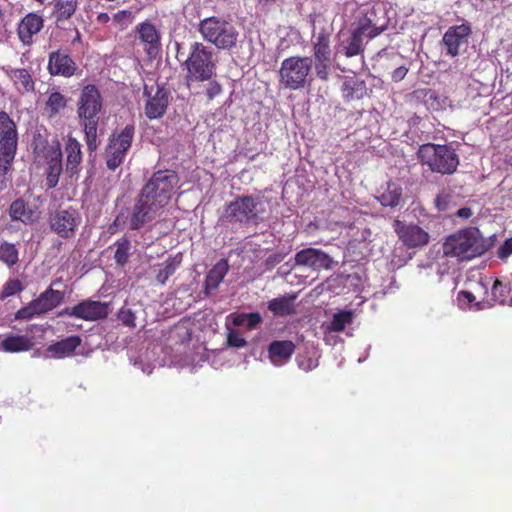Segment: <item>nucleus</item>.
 I'll return each instance as SVG.
<instances>
[{
	"mask_svg": "<svg viewBox=\"0 0 512 512\" xmlns=\"http://www.w3.org/2000/svg\"><path fill=\"white\" fill-rule=\"evenodd\" d=\"M313 60L308 56H291L281 62L280 83L290 90H300L312 81Z\"/></svg>",
	"mask_w": 512,
	"mask_h": 512,
	"instance_id": "obj_7",
	"label": "nucleus"
},
{
	"mask_svg": "<svg viewBox=\"0 0 512 512\" xmlns=\"http://www.w3.org/2000/svg\"><path fill=\"white\" fill-rule=\"evenodd\" d=\"M488 247L489 243L479 229L468 228L450 235L443 245V251L446 256L464 261L482 255Z\"/></svg>",
	"mask_w": 512,
	"mask_h": 512,
	"instance_id": "obj_2",
	"label": "nucleus"
},
{
	"mask_svg": "<svg viewBox=\"0 0 512 512\" xmlns=\"http://www.w3.org/2000/svg\"><path fill=\"white\" fill-rule=\"evenodd\" d=\"M353 320V312L342 310L333 315L329 324L326 325V330L331 332H341L346 325L350 324Z\"/></svg>",
	"mask_w": 512,
	"mask_h": 512,
	"instance_id": "obj_41",
	"label": "nucleus"
},
{
	"mask_svg": "<svg viewBox=\"0 0 512 512\" xmlns=\"http://www.w3.org/2000/svg\"><path fill=\"white\" fill-rule=\"evenodd\" d=\"M43 27V19L35 13L27 14L18 26V36L24 44H30L32 37Z\"/></svg>",
	"mask_w": 512,
	"mask_h": 512,
	"instance_id": "obj_24",
	"label": "nucleus"
},
{
	"mask_svg": "<svg viewBox=\"0 0 512 512\" xmlns=\"http://www.w3.org/2000/svg\"><path fill=\"white\" fill-rule=\"evenodd\" d=\"M229 270V265L226 259L219 260L208 272L205 279L204 293L207 296H212L216 293L220 283L223 281L225 275Z\"/></svg>",
	"mask_w": 512,
	"mask_h": 512,
	"instance_id": "obj_25",
	"label": "nucleus"
},
{
	"mask_svg": "<svg viewBox=\"0 0 512 512\" xmlns=\"http://www.w3.org/2000/svg\"><path fill=\"white\" fill-rule=\"evenodd\" d=\"M9 216L13 221L31 225L38 220V214L23 199L14 200L9 207Z\"/></svg>",
	"mask_w": 512,
	"mask_h": 512,
	"instance_id": "obj_26",
	"label": "nucleus"
},
{
	"mask_svg": "<svg viewBox=\"0 0 512 512\" xmlns=\"http://www.w3.org/2000/svg\"><path fill=\"white\" fill-rule=\"evenodd\" d=\"M314 59L318 62L331 60L330 39L325 33H319L313 45Z\"/></svg>",
	"mask_w": 512,
	"mask_h": 512,
	"instance_id": "obj_39",
	"label": "nucleus"
},
{
	"mask_svg": "<svg viewBox=\"0 0 512 512\" xmlns=\"http://www.w3.org/2000/svg\"><path fill=\"white\" fill-rule=\"evenodd\" d=\"M97 19L100 23H106L109 20V16L106 13H101L98 15Z\"/></svg>",
	"mask_w": 512,
	"mask_h": 512,
	"instance_id": "obj_58",
	"label": "nucleus"
},
{
	"mask_svg": "<svg viewBox=\"0 0 512 512\" xmlns=\"http://www.w3.org/2000/svg\"><path fill=\"white\" fill-rule=\"evenodd\" d=\"M81 223V217L74 209H61L50 214V229L62 238L74 236L77 227Z\"/></svg>",
	"mask_w": 512,
	"mask_h": 512,
	"instance_id": "obj_12",
	"label": "nucleus"
},
{
	"mask_svg": "<svg viewBox=\"0 0 512 512\" xmlns=\"http://www.w3.org/2000/svg\"><path fill=\"white\" fill-rule=\"evenodd\" d=\"M0 262L12 268L19 262V247L15 243L3 240L0 242Z\"/></svg>",
	"mask_w": 512,
	"mask_h": 512,
	"instance_id": "obj_36",
	"label": "nucleus"
},
{
	"mask_svg": "<svg viewBox=\"0 0 512 512\" xmlns=\"http://www.w3.org/2000/svg\"><path fill=\"white\" fill-rule=\"evenodd\" d=\"M48 70L51 75L71 77L75 73L76 64L68 54L54 51L49 55Z\"/></svg>",
	"mask_w": 512,
	"mask_h": 512,
	"instance_id": "obj_19",
	"label": "nucleus"
},
{
	"mask_svg": "<svg viewBox=\"0 0 512 512\" xmlns=\"http://www.w3.org/2000/svg\"><path fill=\"white\" fill-rule=\"evenodd\" d=\"M296 296L283 295L268 302V310L275 316H287L295 311Z\"/></svg>",
	"mask_w": 512,
	"mask_h": 512,
	"instance_id": "obj_34",
	"label": "nucleus"
},
{
	"mask_svg": "<svg viewBox=\"0 0 512 512\" xmlns=\"http://www.w3.org/2000/svg\"><path fill=\"white\" fill-rule=\"evenodd\" d=\"M262 321V317L259 313H241L234 317L233 324L235 326H243L247 329L256 328Z\"/></svg>",
	"mask_w": 512,
	"mask_h": 512,
	"instance_id": "obj_43",
	"label": "nucleus"
},
{
	"mask_svg": "<svg viewBox=\"0 0 512 512\" xmlns=\"http://www.w3.org/2000/svg\"><path fill=\"white\" fill-rule=\"evenodd\" d=\"M41 315L40 311H38L37 306L34 301H31L27 306L19 309L15 313L16 320H30L35 316Z\"/></svg>",
	"mask_w": 512,
	"mask_h": 512,
	"instance_id": "obj_45",
	"label": "nucleus"
},
{
	"mask_svg": "<svg viewBox=\"0 0 512 512\" xmlns=\"http://www.w3.org/2000/svg\"><path fill=\"white\" fill-rule=\"evenodd\" d=\"M162 212L163 210L155 205L153 201L144 199V195L140 193L132 208L120 212L109 230L114 232V227H121L126 224H128L130 230H139L154 221Z\"/></svg>",
	"mask_w": 512,
	"mask_h": 512,
	"instance_id": "obj_8",
	"label": "nucleus"
},
{
	"mask_svg": "<svg viewBox=\"0 0 512 512\" xmlns=\"http://www.w3.org/2000/svg\"><path fill=\"white\" fill-rule=\"evenodd\" d=\"M62 171V151L59 145H57V147L49 151L48 162L45 169V187L48 189L55 188L59 182Z\"/></svg>",
	"mask_w": 512,
	"mask_h": 512,
	"instance_id": "obj_20",
	"label": "nucleus"
},
{
	"mask_svg": "<svg viewBox=\"0 0 512 512\" xmlns=\"http://www.w3.org/2000/svg\"><path fill=\"white\" fill-rule=\"evenodd\" d=\"M266 202L259 196H242L230 202L223 214V220L250 226L264 220Z\"/></svg>",
	"mask_w": 512,
	"mask_h": 512,
	"instance_id": "obj_4",
	"label": "nucleus"
},
{
	"mask_svg": "<svg viewBox=\"0 0 512 512\" xmlns=\"http://www.w3.org/2000/svg\"><path fill=\"white\" fill-rule=\"evenodd\" d=\"M353 29L373 39L387 29V20L378 16L374 0H355Z\"/></svg>",
	"mask_w": 512,
	"mask_h": 512,
	"instance_id": "obj_10",
	"label": "nucleus"
},
{
	"mask_svg": "<svg viewBox=\"0 0 512 512\" xmlns=\"http://www.w3.org/2000/svg\"><path fill=\"white\" fill-rule=\"evenodd\" d=\"M283 260V256L279 254L270 255L267 259V262L270 264H278Z\"/></svg>",
	"mask_w": 512,
	"mask_h": 512,
	"instance_id": "obj_56",
	"label": "nucleus"
},
{
	"mask_svg": "<svg viewBox=\"0 0 512 512\" xmlns=\"http://www.w3.org/2000/svg\"><path fill=\"white\" fill-rule=\"evenodd\" d=\"M364 37H366V35L353 29L350 37L340 44L339 52L346 57H353L362 54L364 51Z\"/></svg>",
	"mask_w": 512,
	"mask_h": 512,
	"instance_id": "obj_32",
	"label": "nucleus"
},
{
	"mask_svg": "<svg viewBox=\"0 0 512 512\" xmlns=\"http://www.w3.org/2000/svg\"><path fill=\"white\" fill-rule=\"evenodd\" d=\"M63 300V293L52 288L47 289L40 296L33 300L41 314L57 307Z\"/></svg>",
	"mask_w": 512,
	"mask_h": 512,
	"instance_id": "obj_33",
	"label": "nucleus"
},
{
	"mask_svg": "<svg viewBox=\"0 0 512 512\" xmlns=\"http://www.w3.org/2000/svg\"><path fill=\"white\" fill-rule=\"evenodd\" d=\"M417 155L422 165L427 166L431 172L442 175L453 174L459 165L458 155L448 145L427 143L420 146Z\"/></svg>",
	"mask_w": 512,
	"mask_h": 512,
	"instance_id": "obj_6",
	"label": "nucleus"
},
{
	"mask_svg": "<svg viewBox=\"0 0 512 512\" xmlns=\"http://www.w3.org/2000/svg\"><path fill=\"white\" fill-rule=\"evenodd\" d=\"M34 343L27 335H7L1 342V349L8 353L25 352L32 349Z\"/></svg>",
	"mask_w": 512,
	"mask_h": 512,
	"instance_id": "obj_29",
	"label": "nucleus"
},
{
	"mask_svg": "<svg viewBox=\"0 0 512 512\" xmlns=\"http://www.w3.org/2000/svg\"><path fill=\"white\" fill-rule=\"evenodd\" d=\"M393 228L399 239L408 247L416 248L428 243L429 234L418 225L394 220Z\"/></svg>",
	"mask_w": 512,
	"mask_h": 512,
	"instance_id": "obj_16",
	"label": "nucleus"
},
{
	"mask_svg": "<svg viewBox=\"0 0 512 512\" xmlns=\"http://www.w3.org/2000/svg\"><path fill=\"white\" fill-rule=\"evenodd\" d=\"M178 183L179 178L176 172L160 170L152 175L140 193L144 195V199L153 201L155 205L163 210L171 200Z\"/></svg>",
	"mask_w": 512,
	"mask_h": 512,
	"instance_id": "obj_9",
	"label": "nucleus"
},
{
	"mask_svg": "<svg viewBox=\"0 0 512 512\" xmlns=\"http://www.w3.org/2000/svg\"><path fill=\"white\" fill-rule=\"evenodd\" d=\"M81 344L79 336H70L47 347V351L55 358L71 356Z\"/></svg>",
	"mask_w": 512,
	"mask_h": 512,
	"instance_id": "obj_31",
	"label": "nucleus"
},
{
	"mask_svg": "<svg viewBox=\"0 0 512 512\" xmlns=\"http://www.w3.org/2000/svg\"><path fill=\"white\" fill-rule=\"evenodd\" d=\"M202 38L221 50L236 47L239 32L236 27L223 17L211 16L202 19L198 24Z\"/></svg>",
	"mask_w": 512,
	"mask_h": 512,
	"instance_id": "obj_5",
	"label": "nucleus"
},
{
	"mask_svg": "<svg viewBox=\"0 0 512 512\" xmlns=\"http://www.w3.org/2000/svg\"><path fill=\"white\" fill-rule=\"evenodd\" d=\"M5 73L20 92H32L35 89L31 73L24 68H7Z\"/></svg>",
	"mask_w": 512,
	"mask_h": 512,
	"instance_id": "obj_27",
	"label": "nucleus"
},
{
	"mask_svg": "<svg viewBox=\"0 0 512 512\" xmlns=\"http://www.w3.org/2000/svg\"><path fill=\"white\" fill-rule=\"evenodd\" d=\"M452 202V194L447 190H442L435 198V205L438 211H449Z\"/></svg>",
	"mask_w": 512,
	"mask_h": 512,
	"instance_id": "obj_48",
	"label": "nucleus"
},
{
	"mask_svg": "<svg viewBox=\"0 0 512 512\" xmlns=\"http://www.w3.org/2000/svg\"><path fill=\"white\" fill-rule=\"evenodd\" d=\"M471 32L470 26L466 24L449 27L442 38L445 53L456 57L464 52L467 49Z\"/></svg>",
	"mask_w": 512,
	"mask_h": 512,
	"instance_id": "obj_13",
	"label": "nucleus"
},
{
	"mask_svg": "<svg viewBox=\"0 0 512 512\" xmlns=\"http://www.w3.org/2000/svg\"><path fill=\"white\" fill-rule=\"evenodd\" d=\"M461 294L464 296L465 299H467V301L469 303H472L476 300L475 296L473 293L471 292H468V291H462Z\"/></svg>",
	"mask_w": 512,
	"mask_h": 512,
	"instance_id": "obj_57",
	"label": "nucleus"
},
{
	"mask_svg": "<svg viewBox=\"0 0 512 512\" xmlns=\"http://www.w3.org/2000/svg\"><path fill=\"white\" fill-rule=\"evenodd\" d=\"M18 134L16 124L10 116L0 112V149L17 150Z\"/></svg>",
	"mask_w": 512,
	"mask_h": 512,
	"instance_id": "obj_21",
	"label": "nucleus"
},
{
	"mask_svg": "<svg viewBox=\"0 0 512 512\" xmlns=\"http://www.w3.org/2000/svg\"><path fill=\"white\" fill-rule=\"evenodd\" d=\"M333 264V259L320 249L306 248L295 254V265L315 271L322 269L330 270L332 269Z\"/></svg>",
	"mask_w": 512,
	"mask_h": 512,
	"instance_id": "obj_15",
	"label": "nucleus"
},
{
	"mask_svg": "<svg viewBox=\"0 0 512 512\" xmlns=\"http://www.w3.org/2000/svg\"><path fill=\"white\" fill-rule=\"evenodd\" d=\"M17 150L0 149V175H5L13 162Z\"/></svg>",
	"mask_w": 512,
	"mask_h": 512,
	"instance_id": "obj_46",
	"label": "nucleus"
},
{
	"mask_svg": "<svg viewBox=\"0 0 512 512\" xmlns=\"http://www.w3.org/2000/svg\"><path fill=\"white\" fill-rule=\"evenodd\" d=\"M145 94L148 96L145 105V115L149 119H158L162 117L167 109L169 103V94L164 88L157 87L153 96H151L145 89Z\"/></svg>",
	"mask_w": 512,
	"mask_h": 512,
	"instance_id": "obj_17",
	"label": "nucleus"
},
{
	"mask_svg": "<svg viewBox=\"0 0 512 512\" xmlns=\"http://www.w3.org/2000/svg\"><path fill=\"white\" fill-rule=\"evenodd\" d=\"M187 69L186 82L209 81L216 74L217 58L213 49L201 42H193L189 48V56L185 61Z\"/></svg>",
	"mask_w": 512,
	"mask_h": 512,
	"instance_id": "obj_3",
	"label": "nucleus"
},
{
	"mask_svg": "<svg viewBox=\"0 0 512 512\" xmlns=\"http://www.w3.org/2000/svg\"><path fill=\"white\" fill-rule=\"evenodd\" d=\"M402 196V188L395 182H388L386 189L378 196L381 205L395 207L399 204Z\"/></svg>",
	"mask_w": 512,
	"mask_h": 512,
	"instance_id": "obj_37",
	"label": "nucleus"
},
{
	"mask_svg": "<svg viewBox=\"0 0 512 512\" xmlns=\"http://www.w3.org/2000/svg\"><path fill=\"white\" fill-rule=\"evenodd\" d=\"M108 304L100 301L86 300L72 308H65L60 315H68L86 321H95L107 317Z\"/></svg>",
	"mask_w": 512,
	"mask_h": 512,
	"instance_id": "obj_14",
	"label": "nucleus"
},
{
	"mask_svg": "<svg viewBox=\"0 0 512 512\" xmlns=\"http://www.w3.org/2000/svg\"><path fill=\"white\" fill-rule=\"evenodd\" d=\"M23 290V285L18 279L8 280L2 288L1 297L6 298L15 295Z\"/></svg>",
	"mask_w": 512,
	"mask_h": 512,
	"instance_id": "obj_47",
	"label": "nucleus"
},
{
	"mask_svg": "<svg viewBox=\"0 0 512 512\" xmlns=\"http://www.w3.org/2000/svg\"><path fill=\"white\" fill-rule=\"evenodd\" d=\"M62 245H63L62 241H57L56 244H55V247H56L57 250H60Z\"/></svg>",
	"mask_w": 512,
	"mask_h": 512,
	"instance_id": "obj_60",
	"label": "nucleus"
},
{
	"mask_svg": "<svg viewBox=\"0 0 512 512\" xmlns=\"http://www.w3.org/2000/svg\"><path fill=\"white\" fill-rule=\"evenodd\" d=\"M227 343L230 347L242 348L246 346V340L237 332L230 331L227 335Z\"/></svg>",
	"mask_w": 512,
	"mask_h": 512,
	"instance_id": "obj_50",
	"label": "nucleus"
},
{
	"mask_svg": "<svg viewBox=\"0 0 512 512\" xmlns=\"http://www.w3.org/2000/svg\"><path fill=\"white\" fill-rule=\"evenodd\" d=\"M134 134L135 126L128 124L119 133H113L109 137V143L105 151L106 166L109 170H116L124 162L132 145Z\"/></svg>",
	"mask_w": 512,
	"mask_h": 512,
	"instance_id": "obj_11",
	"label": "nucleus"
},
{
	"mask_svg": "<svg viewBox=\"0 0 512 512\" xmlns=\"http://www.w3.org/2000/svg\"><path fill=\"white\" fill-rule=\"evenodd\" d=\"M138 37L146 48V52L150 57H155L160 48V33L155 25L150 22H143L136 27Z\"/></svg>",
	"mask_w": 512,
	"mask_h": 512,
	"instance_id": "obj_18",
	"label": "nucleus"
},
{
	"mask_svg": "<svg viewBox=\"0 0 512 512\" xmlns=\"http://www.w3.org/2000/svg\"><path fill=\"white\" fill-rule=\"evenodd\" d=\"M498 257L506 259L512 255V237L505 240V242L498 249Z\"/></svg>",
	"mask_w": 512,
	"mask_h": 512,
	"instance_id": "obj_52",
	"label": "nucleus"
},
{
	"mask_svg": "<svg viewBox=\"0 0 512 512\" xmlns=\"http://www.w3.org/2000/svg\"><path fill=\"white\" fill-rule=\"evenodd\" d=\"M508 293H510V288L507 285H504L501 281L495 280L491 291L492 298L484 302L476 303L477 309L480 310L486 307H492L495 303L512 306V295L508 300Z\"/></svg>",
	"mask_w": 512,
	"mask_h": 512,
	"instance_id": "obj_30",
	"label": "nucleus"
},
{
	"mask_svg": "<svg viewBox=\"0 0 512 512\" xmlns=\"http://www.w3.org/2000/svg\"><path fill=\"white\" fill-rule=\"evenodd\" d=\"M77 0H55L53 14L57 21H63L71 18L75 13Z\"/></svg>",
	"mask_w": 512,
	"mask_h": 512,
	"instance_id": "obj_40",
	"label": "nucleus"
},
{
	"mask_svg": "<svg viewBox=\"0 0 512 512\" xmlns=\"http://www.w3.org/2000/svg\"><path fill=\"white\" fill-rule=\"evenodd\" d=\"M115 247V262L118 265L123 266L128 262L130 256L131 242L128 238L122 237L115 242Z\"/></svg>",
	"mask_w": 512,
	"mask_h": 512,
	"instance_id": "obj_42",
	"label": "nucleus"
},
{
	"mask_svg": "<svg viewBox=\"0 0 512 512\" xmlns=\"http://www.w3.org/2000/svg\"><path fill=\"white\" fill-rule=\"evenodd\" d=\"M66 168L65 173L73 178L80 171L82 162V151L80 142L74 137L69 136L65 144Z\"/></svg>",
	"mask_w": 512,
	"mask_h": 512,
	"instance_id": "obj_22",
	"label": "nucleus"
},
{
	"mask_svg": "<svg viewBox=\"0 0 512 512\" xmlns=\"http://www.w3.org/2000/svg\"><path fill=\"white\" fill-rule=\"evenodd\" d=\"M472 210L469 207H463L457 210L456 215L463 219H468L472 216Z\"/></svg>",
	"mask_w": 512,
	"mask_h": 512,
	"instance_id": "obj_55",
	"label": "nucleus"
},
{
	"mask_svg": "<svg viewBox=\"0 0 512 512\" xmlns=\"http://www.w3.org/2000/svg\"><path fill=\"white\" fill-rule=\"evenodd\" d=\"M222 92L221 85L216 81L209 80V83L206 88V95L209 100L214 99L216 96H218Z\"/></svg>",
	"mask_w": 512,
	"mask_h": 512,
	"instance_id": "obj_51",
	"label": "nucleus"
},
{
	"mask_svg": "<svg viewBox=\"0 0 512 512\" xmlns=\"http://www.w3.org/2000/svg\"><path fill=\"white\" fill-rule=\"evenodd\" d=\"M317 365H318L317 361H315L311 358L298 360L299 368L306 372L313 370L314 368L317 367Z\"/></svg>",
	"mask_w": 512,
	"mask_h": 512,
	"instance_id": "obj_53",
	"label": "nucleus"
},
{
	"mask_svg": "<svg viewBox=\"0 0 512 512\" xmlns=\"http://www.w3.org/2000/svg\"><path fill=\"white\" fill-rule=\"evenodd\" d=\"M67 104L68 99L66 96L58 91H54L49 94L45 102L44 111L49 118H54L66 108Z\"/></svg>",
	"mask_w": 512,
	"mask_h": 512,
	"instance_id": "obj_35",
	"label": "nucleus"
},
{
	"mask_svg": "<svg viewBox=\"0 0 512 512\" xmlns=\"http://www.w3.org/2000/svg\"><path fill=\"white\" fill-rule=\"evenodd\" d=\"M102 110V97L94 85L84 86L77 100V115L85 133V140L89 151L97 149V129L99 114Z\"/></svg>",
	"mask_w": 512,
	"mask_h": 512,
	"instance_id": "obj_1",
	"label": "nucleus"
},
{
	"mask_svg": "<svg viewBox=\"0 0 512 512\" xmlns=\"http://www.w3.org/2000/svg\"><path fill=\"white\" fill-rule=\"evenodd\" d=\"M180 265V260L176 257L168 258L163 263L154 266L156 272V281L160 285H164L166 281L175 273L176 269Z\"/></svg>",
	"mask_w": 512,
	"mask_h": 512,
	"instance_id": "obj_38",
	"label": "nucleus"
},
{
	"mask_svg": "<svg viewBox=\"0 0 512 512\" xmlns=\"http://www.w3.org/2000/svg\"><path fill=\"white\" fill-rule=\"evenodd\" d=\"M341 91L346 101L360 100L367 95L365 82L355 77H347L342 83Z\"/></svg>",
	"mask_w": 512,
	"mask_h": 512,
	"instance_id": "obj_28",
	"label": "nucleus"
},
{
	"mask_svg": "<svg viewBox=\"0 0 512 512\" xmlns=\"http://www.w3.org/2000/svg\"><path fill=\"white\" fill-rule=\"evenodd\" d=\"M408 72V68L405 66H399L392 71L391 77L395 82L403 80Z\"/></svg>",
	"mask_w": 512,
	"mask_h": 512,
	"instance_id": "obj_54",
	"label": "nucleus"
},
{
	"mask_svg": "<svg viewBox=\"0 0 512 512\" xmlns=\"http://www.w3.org/2000/svg\"><path fill=\"white\" fill-rule=\"evenodd\" d=\"M117 316L124 326L129 328H134L136 326V311H134L132 308L123 306L118 311Z\"/></svg>",
	"mask_w": 512,
	"mask_h": 512,
	"instance_id": "obj_44",
	"label": "nucleus"
},
{
	"mask_svg": "<svg viewBox=\"0 0 512 512\" xmlns=\"http://www.w3.org/2000/svg\"><path fill=\"white\" fill-rule=\"evenodd\" d=\"M314 68L317 78L322 81H327L331 71V60L325 62L315 61Z\"/></svg>",
	"mask_w": 512,
	"mask_h": 512,
	"instance_id": "obj_49",
	"label": "nucleus"
},
{
	"mask_svg": "<svg viewBox=\"0 0 512 512\" xmlns=\"http://www.w3.org/2000/svg\"><path fill=\"white\" fill-rule=\"evenodd\" d=\"M295 351L290 340L273 341L268 346V358L274 366H282L289 361Z\"/></svg>",
	"mask_w": 512,
	"mask_h": 512,
	"instance_id": "obj_23",
	"label": "nucleus"
},
{
	"mask_svg": "<svg viewBox=\"0 0 512 512\" xmlns=\"http://www.w3.org/2000/svg\"><path fill=\"white\" fill-rule=\"evenodd\" d=\"M126 15H131V12L130 11H126V10H123V11H119L116 15H115V18L116 19H121L123 16H126Z\"/></svg>",
	"mask_w": 512,
	"mask_h": 512,
	"instance_id": "obj_59",
	"label": "nucleus"
}]
</instances>
